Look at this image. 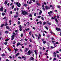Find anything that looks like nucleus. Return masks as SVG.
Here are the masks:
<instances>
[{"mask_svg": "<svg viewBox=\"0 0 61 61\" xmlns=\"http://www.w3.org/2000/svg\"><path fill=\"white\" fill-rule=\"evenodd\" d=\"M13 35L11 36V38H12L11 39V40H13L15 39V34L14 32H13Z\"/></svg>", "mask_w": 61, "mask_h": 61, "instance_id": "1", "label": "nucleus"}, {"mask_svg": "<svg viewBox=\"0 0 61 61\" xmlns=\"http://www.w3.org/2000/svg\"><path fill=\"white\" fill-rule=\"evenodd\" d=\"M27 12L26 11H22V13L23 14V15H27Z\"/></svg>", "mask_w": 61, "mask_h": 61, "instance_id": "2", "label": "nucleus"}, {"mask_svg": "<svg viewBox=\"0 0 61 61\" xmlns=\"http://www.w3.org/2000/svg\"><path fill=\"white\" fill-rule=\"evenodd\" d=\"M16 5L18 6L19 7H20V6H21V4L20 3H18L17 2L16 3Z\"/></svg>", "mask_w": 61, "mask_h": 61, "instance_id": "3", "label": "nucleus"}, {"mask_svg": "<svg viewBox=\"0 0 61 61\" xmlns=\"http://www.w3.org/2000/svg\"><path fill=\"white\" fill-rule=\"evenodd\" d=\"M30 61H31V60H35V59L34 58H33V57H32L30 58Z\"/></svg>", "mask_w": 61, "mask_h": 61, "instance_id": "4", "label": "nucleus"}, {"mask_svg": "<svg viewBox=\"0 0 61 61\" xmlns=\"http://www.w3.org/2000/svg\"><path fill=\"white\" fill-rule=\"evenodd\" d=\"M38 37V39L39 40L40 39V37H41V34H39V36Z\"/></svg>", "mask_w": 61, "mask_h": 61, "instance_id": "5", "label": "nucleus"}, {"mask_svg": "<svg viewBox=\"0 0 61 61\" xmlns=\"http://www.w3.org/2000/svg\"><path fill=\"white\" fill-rule=\"evenodd\" d=\"M25 49V50H24V51H25V52H26V51H28V49H28V48H26Z\"/></svg>", "mask_w": 61, "mask_h": 61, "instance_id": "6", "label": "nucleus"}, {"mask_svg": "<svg viewBox=\"0 0 61 61\" xmlns=\"http://www.w3.org/2000/svg\"><path fill=\"white\" fill-rule=\"evenodd\" d=\"M14 49L15 51V53L16 54V52H17V51H18V49H17V48H14Z\"/></svg>", "mask_w": 61, "mask_h": 61, "instance_id": "7", "label": "nucleus"}, {"mask_svg": "<svg viewBox=\"0 0 61 61\" xmlns=\"http://www.w3.org/2000/svg\"><path fill=\"white\" fill-rule=\"evenodd\" d=\"M45 8L46 10H47V9H50V7H48L47 6H45Z\"/></svg>", "mask_w": 61, "mask_h": 61, "instance_id": "8", "label": "nucleus"}, {"mask_svg": "<svg viewBox=\"0 0 61 61\" xmlns=\"http://www.w3.org/2000/svg\"><path fill=\"white\" fill-rule=\"evenodd\" d=\"M1 8H0V11H3V7H1Z\"/></svg>", "mask_w": 61, "mask_h": 61, "instance_id": "9", "label": "nucleus"}, {"mask_svg": "<svg viewBox=\"0 0 61 61\" xmlns=\"http://www.w3.org/2000/svg\"><path fill=\"white\" fill-rule=\"evenodd\" d=\"M56 30H57V31H59L60 30V29L59 28H56Z\"/></svg>", "mask_w": 61, "mask_h": 61, "instance_id": "10", "label": "nucleus"}, {"mask_svg": "<svg viewBox=\"0 0 61 61\" xmlns=\"http://www.w3.org/2000/svg\"><path fill=\"white\" fill-rule=\"evenodd\" d=\"M31 51L30 50L28 51V55H30V54H31Z\"/></svg>", "mask_w": 61, "mask_h": 61, "instance_id": "11", "label": "nucleus"}, {"mask_svg": "<svg viewBox=\"0 0 61 61\" xmlns=\"http://www.w3.org/2000/svg\"><path fill=\"white\" fill-rule=\"evenodd\" d=\"M20 45H21V43L19 42H18L17 43V46H20Z\"/></svg>", "mask_w": 61, "mask_h": 61, "instance_id": "12", "label": "nucleus"}, {"mask_svg": "<svg viewBox=\"0 0 61 61\" xmlns=\"http://www.w3.org/2000/svg\"><path fill=\"white\" fill-rule=\"evenodd\" d=\"M53 54L54 55V56H55V57H56V52H54L53 53Z\"/></svg>", "mask_w": 61, "mask_h": 61, "instance_id": "13", "label": "nucleus"}, {"mask_svg": "<svg viewBox=\"0 0 61 61\" xmlns=\"http://www.w3.org/2000/svg\"><path fill=\"white\" fill-rule=\"evenodd\" d=\"M42 13V11L41 10H40V12L39 13V15H41Z\"/></svg>", "mask_w": 61, "mask_h": 61, "instance_id": "14", "label": "nucleus"}, {"mask_svg": "<svg viewBox=\"0 0 61 61\" xmlns=\"http://www.w3.org/2000/svg\"><path fill=\"white\" fill-rule=\"evenodd\" d=\"M52 13H53V11H51L48 12V14H50V13L51 14H52Z\"/></svg>", "mask_w": 61, "mask_h": 61, "instance_id": "15", "label": "nucleus"}, {"mask_svg": "<svg viewBox=\"0 0 61 61\" xmlns=\"http://www.w3.org/2000/svg\"><path fill=\"white\" fill-rule=\"evenodd\" d=\"M6 28L7 29H9L10 28H9V27L8 26H6Z\"/></svg>", "mask_w": 61, "mask_h": 61, "instance_id": "16", "label": "nucleus"}, {"mask_svg": "<svg viewBox=\"0 0 61 61\" xmlns=\"http://www.w3.org/2000/svg\"><path fill=\"white\" fill-rule=\"evenodd\" d=\"M6 25H8V24L6 23H6L5 24V26H6Z\"/></svg>", "mask_w": 61, "mask_h": 61, "instance_id": "17", "label": "nucleus"}, {"mask_svg": "<svg viewBox=\"0 0 61 61\" xmlns=\"http://www.w3.org/2000/svg\"><path fill=\"white\" fill-rule=\"evenodd\" d=\"M34 52L35 53L36 55H37V52H36V50L34 51Z\"/></svg>", "mask_w": 61, "mask_h": 61, "instance_id": "18", "label": "nucleus"}, {"mask_svg": "<svg viewBox=\"0 0 61 61\" xmlns=\"http://www.w3.org/2000/svg\"><path fill=\"white\" fill-rule=\"evenodd\" d=\"M55 19L56 22H57V23H58V21L57 20V19H56V18H55Z\"/></svg>", "mask_w": 61, "mask_h": 61, "instance_id": "19", "label": "nucleus"}, {"mask_svg": "<svg viewBox=\"0 0 61 61\" xmlns=\"http://www.w3.org/2000/svg\"><path fill=\"white\" fill-rule=\"evenodd\" d=\"M1 56H5V54L4 53L2 54L1 55Z\"/></svg>", "mask_w": 61, "mask_h": 61, "instance_id": "20", "label": "nucleus"}, {"mask_svg": "<svg viewBox=\"0 0 61 61\" xmlns=\"http://www.w3.org/2000/svg\"><path fill=\"white\" fill-rule=\"evenodd\" d=\"M56 47V46H51V48H55V47Z\"/></svg>", "mask_w": 61, "mask_h": 61, "instance_id": "21", "label": "nucleus"}, {"mask_svg": "<svg viewBox=\"0 0 61 61\" xmlns=\"http://www.w3.org/2000/svg\"><path fill=\"white\" fill-rule=\"evenodd\" d=\"M5 15V13L4 12H3L2 13V15L3 16H4V15Z\"/></svg>", "mask_w": 61, "mask_h": 61, "instance_id": "22", "label": "nucleus"}, {"mask_svg": "<svg viewBox=\"0 0 61 61\" xmlns=\"http://www.w3.org/2000/svg\"><path fill=\"white\" fill-rule=\"evenodd\" d=\"M18 55H19V53H18L17 54H16L15 55L16 57V56H18Z\"/></svg>", "mask_w": 61, "mask_h": 61, "instance_id": "23", "label": "nucleus"}, {"mask_svg": "<svg viewBox=\"0 0 61 61\" xmlns=\"http://www.w3.org/2000/svg\"><path fill=\"white\" fill-rule=\"evenodd\" d=\"M4 4L5 5H6V4H7V1H5V2L4 3Z\"/></svg>", "mask_w": 61, "mask_h": 61, "instance_id": "24", "label": "nucleus"}, {"mask_svg": "<svg viewBox=\"0 0 61 61\" xmlns=\"http://www.w3.org/2000/svg\"><path fill=\"white\" fill-rule=\"evenodd\" d=\"M26 24L28 25H30V23H29V22H27Z\"/></svg>", "mask_w": 61, "mask_h": 61, "instance_id": "25", "label": "nucleus"}, {"mask_svg": "<svg viewBox=\"0 0 61 61\" xmlns=\"http://www.w3.org/2000/svg\"><path fill=\"white\" fill-rule=\"evenodd\" d=\"M45 28H46V29L47 30H48V28H47V27L45 26Z\"/></svg>", "mask_w": 61, "mask_h": 61, "instance_id": "26", "label": "nucleus"}, {"mask_svg": "<svg viewBox=\"0 0 61 61\" xmlns=\"http://www.w3.org/2000/svg\"><path fill=\"white\" fill-rule=\"evenodd\" d=\"M47 23L48 25H51V23H49L48 21H47Z\"/></svg>", "mask_w": 61, "mask_h": 61, "instance_id": "27", "label": "nucleus"}, {"mask_svg": "<svg viewBox=\"0 0 61 61\" xmlns=\"http://www.w3.org/2000/svg\"><path fill=\"white\" fill-rule=\"evenodd\" d=\"M8 40H9V39H7L5 40V41H6V42H7Z\"/></svg>", "mask_w": 61, "mask_h": 61, "instance_id": "28", "label": "nucleus"}, {"mask_svg": "<svg viewBox=\"0 0 61 61\" xmlns=\"http://www.w3.org/2000/svg\"><path fill=\"white\" fill-rule=\"evenodd\" d=\"M24 5L25 6V7H26V6H27V4H24Z\"/></svg>", "mask_w": 61, "mask_h": 61, "instance_id": "29", "label": "nucleus"}, {"mask_svg": "<svg viewBox=\"0 0 61 61\" xmlns=\"http://www.w3.org/2000/svg\"><path fill=\"white\" fill-rule=\"evenodd\" d=\"M60 55H61L59 56V55H58V54L57 55V57L58 58L59 57V56H61V54H60Z\"/></svg>", "mask_w": 61, "mask_h": 61, "instance_id": "30", "label": "nucleus"}, {"mask_svg": "<svg viewBox=\"0 0 61 61\" xmlns=\"http://www.w3.org/2000/svg\"><path fill=\"white\" fill-rule=\"evenodd\" d=\"M18 17V15H17L14 16V17H15V18H16V17Z\"/></svg>", "mask_w": 61, "mask_h": 61, "instance_id": "31", "label": "nucleus"}, {"mask_svg": "<svg viewBox=\"0 0 61 61\" xmlns=\"http://www.w3.org/2000/svg\"><path fill=\"white\" fill-rule=\"evenodd\" d=\"M8 50H9V51H11V50L10 49H9V47L8 48Z\"/></svg>", "mask_w": 61, "mask_h": 61, "instance_id": "32", "label": "nucleus"}, {"mask_svg": "<svg viewBox=\"0 0 61 61\" xmlns=\"http://www.w3.org/2000/svg\"><path fill=\"white\" fill-rule=\"evenodd\" d=\"M20 36L21 37H23V34L22 33L21 34Z\"/></svg>", "mask_w": 61, "mask_h": 61, "instance_id": "33", "label": "nucleus"}, {"mask_svg": "<svg viewBox=\"0 0 61 61\" xmlns=\"http://www.w3.org/2000/svg\"><path fill=\"white\" fill-rule=\"evenodd\" d=\"M37 17L38 18H40L41 17V16H38Z\"/></svg>", "mask_w": 61, "mask_h": 61, "instance_id": "34", "label": "nucleus"}, {"mask_svg": "<svg viewBox=\"0 0 61 61\" xmlns=\"http://www.w3.org/2000/svg\"><path fill=\"white\" fill-rule=\"evenodd\" d=\"M5 33L6 34H7V33H8V31H5Z\"/></svg>", "mask_w": 61, "mask_h": 61, "instance_id": "35", "label": "nucleus"}, {"mask_svg": "<svg viewBox=\"0 0 61 61\" xmlns=\"http://www.w3.org/2000/svg\"><path fill=\"white\" fill-rule=\"evenodd\" d=\"M33 29H34V30H35V29H36V28H35V27H33Z\"/></svg>", "mask_w": 61, "mask_h": 61, "instance_id": "36", "label": "nucleus"}, {"mask_svg": "<svg viewBox=\"0 0 61 61\" xmlns=\"http://www.w3.org/2000/svg\"><path fill=\"white\" fill-rule=\"evenodd\" d=\"M4 12H5V13H6V9H5Z\"/></svg>", "mask_w": 61, "mask_h": 61, "instance_id": "37", "label": "nucleus"}, {"mask_svg": "<svg viewBox=\"0 0 61 61\" xmlns=\"http://www.w3.org/2000/svg\"><path fill=\"white\" fill-rule=\"evenodd\" d=\"M7 42H5L4 43L5 45H7Z\"/></svg>", "mask_w": 61, "mask_h": 61, "instance_id": "38", "label": "nucleus"}, {"mask_svg": "<svg viewBox=\"0 0 61 61\" xmlns=\"http://www.w3.org/2000/svg\"><path fill=\"white\" fill-rule=\"evenodd\" d=\"M31 33H32V32H31V31H30L29 32V34L30 35H31Z\"/></svg>", "mask_w": 61, "mask_h": 61, "instance_id": "39", "label": "nucleus"}, {"mask_svg": "<svg viewBox=\"0 0 61 61\" xmlns=\"http://www.w3.org/2000/svg\"><path fill=\"white\" fill-rule=\"evenodd\" d=\"M46 24V22H45L43 23V25H45Z\"/></svg>", "mask_w": 61, "mask_h": 61, "instance_id": "40", "label": "nucleus"}, {"mask_svg": "<svg viewBox=\"0 0 61 61\" xmlns=\"http://www.w3.org/2000/svg\"><path fill=\"white\" fill-rule=\"evenodd\" d=\"M18 58H20V59H22V58L20 56H19L18 57Z\"/></svg>", "mask_w": 61, "mask_h": 61, "instance_id": "41", "label": "nucleus"}, {"mask_svg": "<svg viewBox=\"0 0 61 61\" xmlns=\"http://www.w3.org/2000/svg\"><path fill=\"white\" fill-rule=\"evenodd\" d=\"M41 19H42L43 20H44V18H43V17H41Z\"/></svg>", "mask_w": 61, "mask_h": 61, "instance_id": "42", "label": "nucleus"}, {"mask_svg": "<svg viewBox=\"0 0 61 61\" xmlns=\"http://www.w3.org/2000/svg\"><path fill=\"white\" fill-rule=\"evenodd\" d=\"M46 41H43V43L44 44H45L46 43Z\"/></svg>", "mask_w": 61, "mask_h": 61, "instance_id": "43", "label": "nucleus"}, {"mask_svg": "<svg viewBox=\"0 0 61 61\" xmlns=\"http://www.w3.org/2000/svg\"><path fill=\"white\" fill-rule=\"evenodd\" d=\"M4 24H3L1 25V27H3V26H4Z\"/></svg>", "mask_w": 61, "mask_h": 61, "instance_id": "44", "label": "nucleus"}, {"mask_svg": "<svg viewBox=\"0 0 61 61\" xmlns=\"http://www.w3.org/2000/svg\"><path fill=\"white\" fill-rule=\"evenodd\" d=\"M32 3V2L31 1H30L29 2V4H31Z\"/></svg>", "mask_w": 61, "mask_h": 61, "instance_id": "45", "label": "nucleus"}, {"mask_svg": "<svg viewBox=\"0 0 61 61\" xmlns=\"http://www.w3.org/2000/svg\"><path fill=\"white\" fill-rule=\"evenodd\" d=\"M54 61H55V60H56V58H54L53 59Z\"/></svg>", "mask_w": 61, "mask_h": 61, "instance_id": "46", "label": "nucleus"}, {"mask_svg": "<svg viewBox=\"0 0 61 61\" xmlns=\"http://www.w3.org/2000/svg\"><path fill=\"white\" fill-rule=\"evenodd\" d=\"M39 23L40 25H41L42 24V22L41 21H40Z\"/></svg>", "mask_w": 61, "mask_h": 61, "instance_id": "47", "label": "nucleus"}, {"mask_svg": "<svg viewBox=\"0 0 61 61\" xmlns=\"http://www.w3.org/2000/svg\"><path fill=\"white\" fill-rule=\"evenodd\" d=\"M10 13L11 14H12V13H13V12L12 11H10Z\"/></svg>", "mask_w": 61, "mask_h": 61, "instance_id": "48", "label": "nucleus"}, {"mask_svg": "<svg viewBox=\"0 0 61 61\" xmlns=\"http://www.w3.org/2000/svg\"><path fill=\"white\" fill-rule=\"evenodd\" d=\"M32 37H33V38H35V37H34V35H32Z\"/></svg>", "mask_w": 61, "mask_h": 61, "instance_id": "49", "label": "nucleus"}, {"mask_svg": "<svg viewBox=\"0 0 61 61\" xmlns=\"http://www.w3.org/2000/svg\"><path fill=\"white\" fill-rule=\"evenodd\" d=\"M29 16L30 17H32V15L31 14H30L29 15Z\"/></svg>", "mask_w": 61, "mask_h": 61, "instance_id": "50", "label": "nucleus"}, {"mask_svg": "<svg viewBox=\"0 0 61 61\" xmlns=\"http://www.w3.org/2000/svg\"><path fill=\"white\" fill-rule=\"evenodd\" d=\"M37 4L38 5H40V4H39V3H37Z\"/></svg>", "mask_w": 61, "mask_h": 61, "instance_id": "51", "label": "nucleus"}, {"mask_svg": "<svg viewBox=\"0 0 61 61\" xmlns=\"http://www.w3.org/2000/svg\"><path fill=\"white\" fill-rule=\"evenodd\" d=\"M36 13H35L34 14V16H36Z\"/></svg>", "mask_w": 61, "mask_h": 61, "instance_id": "52", "label": "nucleus"}, {"mask_svg": "<svg viewBox=\"0 0 61 61\" xmlns=\"http://www.w3.org/2000/svg\"><path fill=\"white\" fill-rule=\"evenodd\" d=\"M19 27H20V28H22V26H21V25H20Z\"/></svg>", "mask_w": 61, "mask_h": 61, "instance_id": "53", "label": "nucleus"}, {"mask_svg": "<svg viewBox=\"0 0 61 61\" xmlns=\"http://www.w3.org/2000/svg\"><path fill=\"white\" fill-rule=\"evenodd\" d=\"M18 31V30H16L15 31V33H16V32H17Z\"/></svg>", "mask_w": 61, "mask_h": 61, "instance_id": "54", "label": "nucleus"}, {"mask_svg": "<svg viewBox=\"0 0 61 61\" xmlns=\"http://www.w3.org/2000/svg\"><path fill=\"white\" fill-rule=\"evenodd\" d=\"M20 31H22V28H20Z\"/></svg>", "mask_w": 61, "mask_h": 61, "instance_id": "55", "label": "nucleus"}, {"mask_svg": "<svg viewBox=\"0 0 61 61\" xmlns=\"http://www.w3.org/2000/svg\"><path fill=\"white\" fill-rule=\"evenodd\" d=\"M57 7L58 8H60V6H59L58 5H57Z\"/></svg>", "mask_w": 61, "mask_h": 61, "instance_id": "56", "label": "nucleus"}, {"mask_svg": "<svg viewBox=\"0 0 61 61\" xmlns=\"http://www.w3.org/2000/svg\"><path fill=\"white\" fill-rule=\"evenodd\" d=\"M20 21H18V25H19L20 24Z\"/></svg>", "mask_w": 61, "mask_h": 61, "instance_id": "57", "label": "nucleus"}, {"mask_svg": "<svg viewBox=\"0 0 61 61\" xmlns=\"http://www.w3.org/2000/svg\"><path fill=\"white\" fill-rule=\"evenodd\" d=\"M30 42H32V40H31V39H30Z\"/></svg>", "mask_w": 61, "mask_h": 61, "instance_id": "58", "label": "nucleus"}, {"mask_svg": "<svg viewBox=\"0 0 61 61\" xmlns=\"http://www.w3.org/2000/svg\"><path fill=\"white\" fill-rule=\"evenodd\" d=\"M42 9H43V10H46V9H45V8H43Z\"/></svg>", "mask_w": 61, "mask_h": 61, "instance_id": "59", "label": "nucleus"}, {"mask_svg": "<svg viewBox=\"0 0 61 61\" xmlns=\"http://www.w3.org/2000/svg\"><path fill=\"white\" fill-rule=\"evenodd\" d=\"M16 43V42L15 41H14V42L13 43V44H15Z\"/></svg>", "mask_w": 61, "mask_h": 61, "instance_id": "60", "label": "nucleus"}, {"mask_svg": "<svg viewBox=\"0 0 61 61\" xmlns=\"http://www.w3.org/2000/svg\"><path fill=\"white\" fill-rule=\"evenodd\" d=\"M22 58H25V56H22Z\"/></svg>", "mask_w": 61, "mask_h": 61, "instance_id": "61", "label": "nucleus"}, {"mask_svg": "<svg viewBox=\"0 0 61 61\" xmlns=\"http://www.w3.org/2000/svg\"><path fill=\"white\" fill-rule=\"evenodd\" d=\"M14 5H13L12 6V9H14Z\"/></svg>", "mask_w": 61, "mask_h": 61, "instance_id": "62", "label": "nucleus"}, {"mask_svg": "<svg viewBox=\"0 0 61 61\" xmlns=\"http://www.w3.org/2000/svg\"><path fill=\"white\" fill-rule=\"evenodd\" d=\"M16 13L17 15H18V12H16Z\"/></svg>", "mask_w": 61, "mask_h": 61, "instance_id": "63", "label": "nucleus"}, {"mask_svg": "<svg viewBox=\"0 0 61 61\" xmlns=\"http://www.w3.org/2000/svg\"><path fill=\"white\" fill-rule=\"evenodd\" d=\"M11 20H10L9 21V23H11Z\"/></svg>", "mask_w": 61, "mask_h": 61, "instance_id": "64", "label": "nucleus"}]
</instances>
